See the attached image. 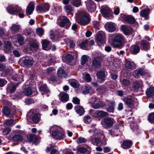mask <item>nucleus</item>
I'll return each instance as SVG.
<instances>
[{
  "instance_id": "nucleus-57",
  "label": "nucleus",
  "mask_w": 154,
  "mask_h": 154,
  "mask_svg": "<svg viewBox=\"0 0 154 154\" xmlns=\"http://www.w3.org/2000/svg\"><path fill=\"white\" fill-rule=\"evenodd\" d=\"M85 90L83 91V93L85 94L89 93L91 89V87L87 85L85 86Z\"/></svg>"
},
{
  "instance_id": "nucleus-30",
  "label": "nucleus",
  "mask_w": 154,
  "mask_h": 154,
  "mask_svg": "<svg viewBox=\"0 0 154 154\" xmlns=\"http://www.w3.org/2000/svg\"><path fill=\"white\" fill-rule=\"evenodd\" d=\"M106 103L109 105V107H107L106 110L109 112H113L114 108L113 105L114 103L113 102H111L109 101H106Z\"/></svg>"
},
{
  "instance_id": "nucleus-9",
  "label": "nucleus",
  "mask_w": 154,
  "mask_h": 154,
  "mask_svg": "<svg viewBox=\"0 0 154 154\" xmlns=\"http://www.w3.org/2000/svg\"><path fill=\"white\" fill-rule=\"evenodd\" d=\"M96 75L98 81L100 83H101L105 81L107 74H106L104 70H101L97 72Z\"/></svg>"
},
{
  "instance_id": "nucleus-37",
  "label": "nucleus",
  "mask_w": 154,
  "mask_h": 154,
  "mask_svg": "<svg viewBox=\"0 0 154 154\" xmlns=\"http://www.w3.org/2000/svg\"><path fill=\"white\" fill-rule=\"evenodd\" d=\"M109 134L110 135L114 136H116L118 135V133L119 131V129H115V128H112L111 129L109 130Z\"/></svg>"
},
{
  "instance_id": "nucleus-42",
  "label": "nucleus",
  "mask_w": 154,
  "mask_h": 154,
  "mask_svg": "<svg viewBox=\"0 0 154 154\" xmlns=\"http://www.w3.org/2000/svg\"><path fill=\"white\" fill-rule=\"evenodd\" d=\"M22 140L23 137L20 134L15 135L12 138V140L15 142L20 141Z\"/></svg>"
},
{
  "instance_id": "nucleus-11",
  "label": "nucleus",
  "mask_w": 154,
  "mask_h": 154,
  "mask_svg": "<svg viewBox=\"0 0 154 154\" xmlns=\"http://www.w3.org/2000/svg\"><path fill=\"white\" fill-rule=\"evenodd\" d=\"M39 90L44 97H48L50 94V91L46 84H44L39 88Z\"/></svg>"
},
{
  "instance_id": "nucleus-2",
  "label": "nucleus",
  "mask_w": 154,
  "mask_h": 154,
  "mask_svg": "<svg viewBox=\"0 0 154 154\" xmlns=\"http://www.w3.org/2000/svg\"><path fill=\"white\" fill-rule=\"evenodd\" d=\"M122 99L127 106L131 108H133L134 106H137L138 105L137 100L134 97L129 96L124 97Z\"/></svg>"
},
{
  "instance_id": "nucleus-14",
  "label": "nucleus",
  "mask_w": 154,
  "mask_h": 154,
  "mask_svg": "<svg viewBox=\"0 0 154 154\" xmlns=\"http://www.w3.org/2000/svg\"><path fill=\"white\" fill-rule=\"evenodd\" d=\"M20 8L17 7V6L16 7H14L13 5H9L7 8L6 9L8 12L12 14H16L17 12L19 11V9Z\"/></svg>"
},
{
  "instance_id": "nucleus-21",
  "label": "nucleus",
  "mask_w": 154,
  "mask_h": 154,
  "mask_svg": "<svg viewBox=\"0 0 154 154\" xmlns=\"http://www.w3.org/2000/svg\"><path fill=\"white\" fill-rule=\"evenodd\" d=\"M149 10L148 9H144L140 12V15L141 16L145 18L146 19L149 18Z\"/></svg>"
},
{
  "instance_id": "nucleus-50",
  "label": "nucleus",
  "mask_w": 154,
  "mask_h": 154,
  "mask_svg": "<svg viewBox=\"0 0 154 154\" xmlns=\"http://www.w3.org/2000/svg\"><path fill=\"white\" fill-rule=\"evenodd\" d=\"M64 8L66 12L69 13L73 11L72 7L69 5H67L64 7Z\"/></svg>"
},
{
  "instance_id": "nucleus-28",
  "label": "nucleus",
  "mask_w": 154,
  "mask_h": 154,
  "mask_svg": "<svg viewBox=\"0 0 154 154\" xmlns=\"http://www.w3.org/2000/svg\"><path fill=\"white\" fill-rule=\"evenodd\" d=\"M30 50H36L38 46V44L35 41H30L29 43Z\"/></svg>"
},
{
  "instance_id": "nucleus-19",
  "label": "nucleus",
  "mask_w": 154,
  "mask_h": 154,
  "mask_svg": "<svg viewBox=\"0 0 154 154\" xmlns=\"http://www.w3.org/2000/svg\"><path fill=\"white\" fill-rule=\"evenodd\" d=\"M92 63L94 66L96 68H99L101 64V58L100 57H96L94 58L93 61Z\"/></svg>"
},
{
  "instance_id": "nucleus-6",
  "label": "nucleus",
  "mask_w": 154,
  "mask_h": 154,
  "mask_svg": "<svg viewBox=\"0 0 154 154\" xmlns=\"http://www.w3.org/2000/svg\"><path fill=\"white\" fill-rule=\"evenodd\" d=\"M27 119L29 122L32 120L34 122L37 123L39 121V117L37 113H34L31 110L27 113Z\"/></svg>"
},
{
  "instance_id": "nucleus-40",
  "label": "nucleus",
  "mask_w": 154,
  "mask_h": 154,
  "mask_svg": "<svg viewBox=\"0 0 154 154\" xmlns=\"http://www.w3.org/2000/svg\"><path fill=\"white\" fill-rule=\"evenodd\" d=\"M88 41L87 40H85L83 41L81 43H80L79 46L80 47V48L83 49L85 50L87 49V47L88 46Z\"/></svg>"
},
{
  "instance_id": "nucleus-59",
  "label": "nucleus",
  "mask_w": 154,
  "mask_h": 154,
  "mask_svg": "<svg viewBox=\"0 0 154 154\" xmlns=\"http://www.w3.org/2000/svg\"><path fill=\"white\" fill-rule=\"evenodd\" d=\"M91 141L94 145H97L99 144L100 142V140L97 138L94 137L91 139Z\"/></svg>"
},
{
  "instance_id": "nucleus-24",
  "label": "nucleus",
  "mask_w": 154,
  "mask_h": 154,
  "mask_svg": "<svg viewBox=\"0 0 154 154\" xmlns=\"http://www.w3.org/2000/svg\"><path fill=\"white\" fill-rule=\"evenodd\" d=\"M34 62L31 57H27L23 61L24 64L26 66L32 65Z\"/></svg>"
},
{
  "instance_id": "nucleus-25",
  "label": "nucleus",
  "mask_w": 154,
  "mask_h": 154,
  "mask_svg": "<svg viewBox=\"0 0 154 154\" xmlns=\"http://www.w3.org/2000/svg\"><path fill=\"white\" fill-rule=\"evenodd\" d=\"M69 97L68 94L65 93H61L60 95V99L63 102L67 101L68 100Z\"/></svg>"
},
{
  "instance_id": "nucleus-7",
  "label": "nucleus",
  "mask_w": 154,
  "mask_h": 154,
  "mask_svg": "<svg viewBox=\"0 0 154 154\" xmlns=\"http://www.w3.org/2000/svg\"><path fill=\"white\" fill-rule=\"evenodd\" d=\"M90 114L94 117L101 118L106 116L107 113L106 112L103 111L97 110L90 109L89 111Z\"/></svg>"
},
{
  "instance_id": "nucleus-20",
  "label": "nucleus",
  "mask_w": 154,
  "mask_h": 154,
  "mask_svg": "<svg viewBox=\"0 0 154 154\" xmlns=\"http://www.w3.org/2000/svg\"><path fill=\"white\" fill-rule=\"evenodd\" d=\"M106 26L108 28V30L110 32H112L116 30L115 24L113 23H107Z\"/></svg>"
},
{
  "instance_id": "nucleus-41",
  "label": "nucleus",
  "mask_w": 154,
  "mask_h": 154,
  "mask_svg": "<svg viewBox=\"0 0 154 154\" xmlns=\"http://www.w3.org/2000/svg\"><path fill=\"white\" fill-rule=\"evenodd\" d=\"M12 79L16 81H19L20 82L23 81V77L21 75H16L13 76Z\"/></svg>"
},
{
  "instance_id": "nucleus-60",
  "label": "nucleus",
  "mask_w": 154,
  "mask_h": 154,
  "mask_svg": "<svg viewBox=\"0 0 154 154\" xmlns=\"http://www.w3.org/2000/svg\"><path fill=\"white\" fill-rule=\"evenodd\" d=\"M11 129L8 128H5L3 131V133L4 135H7L10 134Z\"/></svg>"
},
{
  "instance_id": "nucleus-36",
  "label": "nucleus",
  "mask_w": 154,
  "mask_h": 154,
  "mask_svg": "<svg viewBox=\"0 0 154 154\" xmlns=\"http://www.w3.org/2000/svg\"><path fill=\"white\" fill-rule=\"evenodd\" d=\"M131 142L130 141H125L122 143V147L124 149H128L130 147Z\"/></svg>"
},
{
  "instance_id": "nucleus-8",
  "label": "nucleus",
  "mask_w": 154,
  "mask_h": 154,
  "mask_svg": "<svg viewBox=\"0 0 154 154\" xmlns=\"http://www.w3.org/2000/svg\"><path fill=\"white\" fill-rule=\"evenodd\" d=\"M24 38L20 35H15L13 38V42L14 45L17 46L22 45L24 43Z\"/></svg>"
},
{
  "instance_id": "nucleus-29",
  "label": "nucleus",
  "mask_w": 154,
  "mask_h": 154,
  "mask_svg": "<svg viewBox=\"0 0 154 154\" xmlns=\"http://www.w3.org/2000/svg\"><path fill=\"white\" fill-rule=\"evenodd\" d=\"M57 74L58 77L60 78L64 77L66 78L67 76V75L64 71V70L60 68L58 69Z\"/></svg>"
},
{
  "instance_id": "nucleus-32",
  "label": "nucleus",
  "mask_w": 154,
  "mask_h": 154,
  "mask_svg": "<svg viewBox=\"0 0 154 154\" xmlns=\"http://www.w3.org/2000/svg\"><path fill=\"white\" fill-rule=\"evenodd\" d=\"M79 18L80 19H90L91 17L88 13L84 12L80 14Z\"/></svg>"
},
{
  "instance_id": "nucleus-46",
  "label": "nucleus",
  "mask_w": 154,
  "mask_h": 154,
  "mask_svg": "<svg viewBox=\"0 0 154 154\" xmlns=\"http://www.w3.org/2000/svg\"><path fill=\"white\" fill-rule=\"evenodd\" d=\"M83 120L85 123L88 124L91 121L92 119L89 116H86L84 117Z\"/></svg>"
},
{
  "instance_id": "nucleus-53",
  "label": "nucleus",
  "mask_w": 154,
  "mask_h": 154,
  "mask_svg": "<svg viewBox=\"0 0 154 154\" xmlns=\"http://www.w3.org/2000/svg\"><path fill=\"white\" fill-rule=\"evenodd\" d=\"M87 141V140L81 137H79L76 140L77 142L78 143H85Z\"/></svg>"
},
{
  "instance_id": "nucleus-35",
  "label": "nucleus",
  "mask_w": 154,
  "mask_h": 154,
  "mask_svg": "<svg viewBox=\"0 0 154 154\" xmlns=\"http://www.w3.org/2000/svg\"><path fill=\"white\" fill-rule=\"evenodd\" d=\"M69 81L70 84L72 87L75 88H77L79 87V82L75 79H71L69 80Z\"/></svg>"
},
{
  "instance_id": "nucleus-38",
  "label": "nucleus",
  "mask_w": 154,
  "mask_h": 154,
  "mask_svg": "<svg viewBox=\"0 0 154 154\" xmlns=\"http://www.w3.org/2000/svg\"><path fill=\"white\" fill-rule=\"evenodd\" d=\"M138 73L140 76L143 75H145L146 76L147 75L149 76H150V74L148 73V72H147L144 69L140 68L138 69Z\"/></svg>"
},
{
  "instance_id": "nucleus-56",
  "label": "nucleus",
  "mask_w": 154,
  "mask_h": 154,
  "mask_svg": "<svg viewBox=\"0 0 154 154\" xmlns=\"http://www.w3.org/2000/svg\"><path fill=\"white\" fill-rule=\"evenodd\" d=\"M44 32V30L43 29L40 28H37L36 29V33L39 36L42 35Z\"/></svg>"
},
{
  "instance_id": "nucleus-33",
  "label": "nucleus",
  "mask_w": 154,
  "mask_h": 154,
  "mask_svg": "<svg viewBox=\"0 0 154 154\" xmlns=\"http://www.w3.org/2000/svg\"><path fill=\"white\" fill-rule=\"evenodd\" d=\"M131 82L130 81L126 79H124L121 81V84L122 87H127L130 84Z\"/></svg>"
},
{
  "instance_id": "nucleus-44",
  "label": "nucleus",
  "mask_w": 154,
  "mask_h": 154,
  "mask_svg": "<svg viewBox=\"0 0 154 154\" xmlns=\"http://www.w3.org/2000/svg\"><path fill=\"white\" fill-rule=\"evenodd\" d=\"M120 16L123 19H134L135 18L132 15H126L124 14H121Z\"/></svg>"
},
{
  "instance_id": "nucleus-10",
  "label": "nucleus",
  "mask_w": 154,
  "mask_h": 154,
  "mask_svg": "<svg viewBox=\"0 0 154 154\" xmlns=\"http://www.w3.org/2000/svg\"><path fill=\"white\" fill-rule=\"evenodd\" d=\"M50 6L48 3H43L38 5L36 7L37 11L40 13H43L48 11Z\"/></svg>"
},
{
  "instance_id": "nucleus-4",
  "label": "nucleus",
  "mask_w": 154,
  "mask_h": 154,
  "mask_svg": "<svg viewBox=\"0 0 154 154\" xmlns=\"http://www.w3.org/2000/svg\"><path fill=\"white\" fill-rule=\"evenodd\" d=\"M101 12L103 16L105 18H112L113 14L112 11L106 6H102Z\"/></svg>"
},
{
  "instance_id": "nucleus-45",
  "label": "nucleus",
  "mask_w": 154,
  "mask_h": 154,
  "mask_svg": "<svg viewBox=\"0 0 154 154\" xmlns=\"http://www.w3.org/2000/svg\"><path fill=\"white\" fill-rule=\"evenodd\" d=\"M130 127L134 131L137 130L138 128V126L137 123L134 122H131L130 123Z\"/></svg>"
},
{
  "instance_id": "nucleus-62",
  "label": "nucleus",
  "mask_w": 154,
  "mask_h": 154,
  "mask_svg": "<svg viewBox=\"0 0 154 154\" xmlns=\"http://www.w3.org/2000/svg\"><path fill=\"white\" fill-rule=\"evenodd\" d=\"M51 32L50 35L51 36L50 38L53 41L55 42L57 40L55 36V33H54V31L52 30H51Z\"/></svg>"
},
{
  "instance_id": "nucleus-58",
  "label": "nucleus",
  "mask_w": 154,
  "mask_h": 154,
  "mask_svg": "<svg viewBox=\"0 0 154 154\" xmlns=\"http://www.w3.org/2000/svg\"><path fill=\"white\" fill-rule=\"evenodd\" d=\"M6 125H14L15 123L13 119H8L5 121Z\"/></svg>"
},
{
  "instance_id": "nucleus-23",
  "label": "nucleus",
  "mask_w": 154,
  "mask_h": 154,
  "mask_svg": "<svg viewBox=\"0 0 154 154\" xmlns=\"http://www.w3.org/2000/svg\"><path fill=\"white\" fill-rule=\"evenodd\" d=\"M34 9V6L33 4L29 3L27 6L26 10V14L29 15L32 14Z\"/></svg>"
},
{
  "instance_id": "nucleus-51",
  "label": "nucleus",
  "mask_w": 154,
  "mask_h": 154,
  "mask_svg": "<svg viewBox=\"0 0 154 154\" xmlns=\"http://www.w3.org/2000/svg\"><path fill=\"white\" fill-rule=\"evenodd\" d=\"M148 121L151 123H154V112L149 115Z\"/></svg>"
},
{
  "instance_id": "nucleus-54",
  "label": "nucleus",
  "mask_w": 154,
  "mask_h": 154,
  "mask_svg": "<svg viewBox=\"0 0 154 154\" xmlns=\"http://www.w3.org/2000/svg\"><path fill=\"white\" fill-rule=\"evenodd\" d=\"M87 56L86 55H83L81 58V63L82 65H84L87 61Z\"/></svg>"
},
{
  "instance_id": "nucleus-52",
  "label": "nucleus",
  "mask_w": 154,
  "mask_h": 154,
  "mask_svg": "<svg viewBox=\"0 0 154 154\" xmlns=\"http://www.w3.org/2000/svg\"><path fill=\"white\" fill-rule=\"evenodd\" d=\"M32 91L30 88H26L25 90L24 93L26 95H29L32 94Z\"/></svg>"
},
{
  "instance_id": "nucleus-63",
  "label": "nucleus",
  "mask_w": 154,
  "mask_h": 154,
  "mask_svg": "<svg viewBox=\"0 0 154 154\" xmlns=\"http://www.w3.org/2000/svg\"><path fill=\"white\" fill-rule=\"evenodd\" d=\"M4 112L6 115H8L10 114L11 111L8 107L4 106Z\"/></svg>"
},
{
  "instance_id": "nucleus-27",
  "label": "nucleus",
  "mask_w": 154,
  "mask_h": 154,
  "mask_svg": "<svg viewBox=\"0 0 154 154\" xmlns=\"http://www.w3.org/2000/svg\"><path fill=\"white\" fill-rule=\"evenodd\" d=\"M140 48L137 45H133L130 48V51L132 54H135L138 53L140 51Z\"/></svg>"
},
{
  "instance_id": "nucleus-61",
  "label": "nucleus",
  "mask_w": 154,
  "mask_h": 154,
  "mask_svg": "<svg viewBox=\"0 0 154 154\" xmlns=\"http://www.w3.org/2000/svg\"><path fill=\"white\" fill-rule=\"evenodd\" d=\"M85 79L87 82H90L91 80L90 75L88 74H86L85 76Z\"/></svg>"
},
{
  "instance_id": "nucleus-55",
  "label": "nucleus",
  "mask_w": 154,
  "mask_h": 154,
  "mask_svg": "<svg viewBox=\"0 0 154 154\" xmlns=\"http://www.w3.org/2000/svg\"><path fill=\"white\" fill-rule=\"evenodd\" d=\"M104 105V104H100V103H94L92 104V107L94 109H97L102 107Z\"/></svg>"
},
{
  "instance_id": "nucleus-12",
  "label": "nucleus",
  "mask_w": 154,
  "mask_h": 154,
  "mask_svg": "<svg viewBox=\"0 0 154 154\" xmlns=\"http://www.w3.org/2000/svg\"><path fill=\"white\" fill-rule=\"evenodd\" d=\"M86 5L88 10L89 12H92L95 10L96 6L92 0L88 1L86 2Z\"/></svg>"
},
{
  "instance_id": "nucleus-31",
  "label": "nucleus",
  "mask_w": 154,
  "mask_h": 154,
  "mask_svg": "<svg viewBox=\"0 0 154 154\" xmlns=\"http://www.w3.org/2000/svg\"><path fill=\"white\" fill-rule=\"evenodd\" d=\"M146 94L148 97H152L154 95V88L150 87L147 89Z\"/></svg>"
},
{
  "instance_id": "nucleus-22",
  "label": "nucleus",
  "mask_w": 154,
  "mask_h": 154,
  "mask_svg": "<svg viewBox=\"0 0 154 154\" xmlns=\"http://www.w3.org/2000/svg\"><path fill=\"white\" fill-rule=\"evenodd\" d=\"M75 109L76 113L80 116L83 115L85 112L84 108L82 106L79 105L75 106Z\"/></svg>"
},
{
  "instance_id": "nucleus-18",
  "label": "nucleus",
  "mask_w": 154,
  "mask_h": 154,
  "mask_svg": "<svg viewBox=\"0 0 154 154\" xmlns=\"http://www.w3.org/2000/svg\"><path fill=\"white\" fill-rule=\"evenodd\" d=\"M58 24L61 27L66 28L70 26L71 23L69 20H63L59 22Z\"/></svg>"
},
{
  "instance_id": "nucleus-3",
  "label": "nucleus",
  "mask_w": 154,
  "mask_h": 154,
  "mask_svg": "<svg viewBox=\"0 0 154 154\" xmlns=\"http://www.w3.org/2000/svg\"><path fill=\"white\" fill-rule=\"evenodd\" d=\"M115 120L110 117H106L103 119L101 122V124L103 127L107 128L111 127L115 122Z\"/></svg>"
},
{
  "instance_id": "nucleus-43",
  "label": "nucleus",
  "mask_w": 154,
  "mask_h": 154,
  "mask_svg": "<svg viewBox=\"0 0 154 154\" xmlns=\"http://www.w3.org/2000/svg\"><path fill=\"white\" fill-rule=\"evenodd\" d=\"M76 22L81 25H85L88 24L90 20H76Z\"/></svg>"
},
{
  "instance_id": "nucleus-16",
  "label": "nucleus",
  "mask_w": 154,
  "mask_h": 154,
  "mask_svg": "<svg viewBox=\"0 0 154 154\" xmlns=\"http://www.w3.org/2000/svg\"><path fill=\"white\" fill-rule=\"evenodd\" d=\"M143 86V82L141 80L136 81L134 83L133 88L134 91L137 92L139 90V89L142 88Z\"/></svg>"
},
{
  "instance_id": "nucleus-47",
  "label": "nucleus",
  "mask_w": 154,
  "mask_h": 154,
  "mask_svg": "<svg viewBox=\"0 0 154 154\" xmlns=\"http://www.w3.org/2000/svg\"><path fill=\"white\" fill-rule=\"evenodd\" d=\"M11 48V44L10 42H7L5 47V51L6 52H9Z\"/></svg>"
},
{
  "instance_id": "nucleus-48",
  "label": "nucleus",
  "mask_w": 154,
  "mask_h": 154,
  "mask_svg": "<svg viewBox=\"0 0 154 154\" xmlns=\"http://www.w3.org/2000/svg\"><path fill=\"white\" fill-rule=\"evenodd\" d=\"M72 4L75 7H78L81 4L80 0H71Z\"/></svg>"
},
{
  "instance_id": "nucleus-1",
  "label": "nucleus",
  "mask_w": 154,
  "mask_h": 154,
  "mask_svg": "<svg viewBox=\"0 0 154 154\" xmlns=\"http://www.w3.org/2000/svg\"><path fill=\"white\" fill-rule=\"evenodd\" d=\"M50 132H52L53 137L57 139H61L65 137V133L62 128L57 126L54 125L50 127Z\"/></svg>"
},
{
  "instance_id": "nucleus-15",
  "label": "nucleus",
  "mask_w": 154,
  "mask_h": 154,
  "mask_svg": "<svg viewBox=\"0 0 154 154\" xmlns=\"http://www.w3.org/2000/svg\"><path fill=\"white\" fill-rule=\"evenodd\" d=\"M125 66L129 69H134L136 68V65L133 61L126 59L125 63Z\"/></svg>"
},
{
  "instance_id": "nucleus-5",
  "label": "nucleus",
  "mask_w": 154,
  "mask_h": 154,
  "mask_svg": "<svg viewBox=\"0 0 154 154\" xmlns=\"http://www.w3.org/2000/svg\"><path fill=\"white\" fill-rule=\"evenodd\" d=\"M112 44L113 46L117 48H119L122 45L123 38L120 35H113Z\"/></svg>"
},
{
  "instance_id": "nucleus-39",
  "label": "nucleus",
  "mask_w": 154,
  "mask_h": 154,
  "mask_svg": "<svg viewBox=\"0 0 154 154\" xmlns=\"http://www.w3.org/2000/svg\"><path fill=\"white\" fill-rule=\"evenodd\" d=\"M104 39L103 35L102 33H98L97 35L96 40L99 42L103 43Z\"/></svg>"
},
{
  "instance_id": "nucleus-64",
  "label": "nucleus",
  "mask_w": 154,
  "mask_h": 154,
  "mask_svg": "<svg viewBox=\"0 0 154 154\" xmlns=\"http://www.w3.org/2000/svg\"><path fill=\"white\" fill-rule=\"evenodd\" d=\"M73 103L75 104H79L80 103V100L77 97H74L72 100Z\"/></svg>"
},
{
  "instance_id": "nucleus-13",
  "label": "nucleus",
  "mask_w": 154,
  "mask_h": 154,
  "mask_svg": "<svg viewBox=\"0 0 154 154\" xmlns=\"http://www.w3.org/2000/svg\"><path fill=\"white\" fill-rule=\"evenodd\" d=\"M121 28L124 33L126 35H131L132 36L134 35V31L131 28H128L125 25H122Z\"/></svg>"
},
{
  "instance_id": "nucleus-34",
  "label": "nucleus",
  "mask_w": 154,
  "mask_h": 154,
  "mask_svg": "<svg viewBox=\"0 0 154 154\" xmlns=\"http://www.w3.org/2000/svg\"><path fill=\"white\" fill-rule=\"evenodd\" d=\"M126 22L129 24L131 26H133L135 28L138 26L137 23L136 21V20H125Z\"/></svg>"
},
{
  "instance_id": "nucleus-26",
  "label": "nucleus",
  "mask_w": 154,
  "mask_h": 154,
  "mask_svg": "<svg viewBox=\"0 0 154 154\" xmlns=\"http://www.w3.org/2000/svg\"><path fill=\"white\" fill-rule=\"evenodd\" d=\"M141 48L142 49L147 51L149 49L150 46L148 42L146 41H143L141 42Z\"/></svg>"
},
{
  "instance_id": "nucleus-49",
  "label": "nucleus",
  "mask_w": 154,
  "mask_h": 154,
  "mask_svg": "<svg viewBox=\"0 0 154 154\" xmlns=\"http://www.w3.org/2000/svg\"><path fill=\"white\" fill-rule=\"evenodd\" d=\"M20 29L19 25L16 24L13 25L11 28V29L12 31H18Z\"/></svg>"
},
{
  "instance_id": "nucleus-17",
  "label": "nucleus",
  "mask_w": 154,
  "mask_h": 154,
  "mask_svg": "<svg viewBox=\"0 0 154 154\" xmlns=\"http://www.w3.org/2000/svg\"><path fill=\"white\" fill-rule=\"evenodd\" d=\"M42 48L45 50H48L51 48V44L48 40L45 39L42 41Z\"/></svg>"
}]
</instances>
